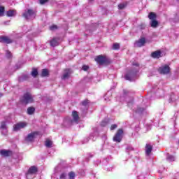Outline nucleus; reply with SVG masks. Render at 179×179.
Returning <instances> with one entry per match:
<instances>
[{
    "label": "nucleus",
    "instance_id": "obj_1",
    "mask_svg": "<svg viewBox=\"0 0 179 179\" xmlns=\"http://www.w3.org/2000/svg\"><path fill=\"white\" fill-rule=\"evenodd\" d=\"M21 101L23 103V104H29L30 103H33L34 99H33V95H31V94L27 92L22 97Z\"/></svg>",
    "mask_w": 179,
    "mask_h": 179
},
{
    "label": "nucleus",
    "instance_id": "obj_2",
    "mask_svg": "<svg viewBox=\"0 0 179 179\" xmlns=\"http://www.w3.org/2000/svg\"><path fill=\"white\" fill-rule=\"evenodd\" d=\"M95 61L100 65H107V64H110V59L103 55L97 56L95 58Z\"/></svg>",
    "mask_w": 179,
    "mask_h": 179
},
{
    "label": "nucleus",
    "instance_id": "obj_3",
    "mask_svg": "<svg viewBox=\"0 0 179 179\" xmlns=\"http://www.w3.org/2000/svg\"><path fill=\"white\" fill-rule=\"evenodd\" d=\"M138 71H139V69H135L131 71L129 73L126 74L125 79L127 80H129L130 82L135 80V78H136V73H138Z\"/></svg>",
    "mask_w": 179,
    "mask_h": 179
},
{
    "label": "nucleus",
    "instance_id": "obj_4",
    "mask_svg": "<svg viewBox=\"0 0 179 179\" xmlns=\"http://www.w3.org/2000/svg\"><path fill=\"white\" fill-rule=\"evenodd\" d=\"M22 16L27 20H33L36 17V11L28 9L22 14Z\"/></svg>",
    "mask_w": 179,
    "mask_h": 179
},
{
    "label": "nucleus",
    "instance_id": "obj_5",
    "mask_svg": "<svg viewBox=\"0 0 179 179\" xmlns=\"http://www.w3.org/2000/svg\"><path fill=\"white\" fill-rule=\"evenodd\" d=\"M122 134H124V131H122V129H120L117 130L116 134L113 137V141L120 143V142L122 141Z\"/></svg>",
    "mask_w": 179,
    "mask_h": 179
},
{
    "label": "nucleus",
    "instance_id": "obj_6",
    "mask_svg": "<svg viewBox=\"0 0 179 179\" xmlns=\"http://www.w3.org/2000/svg\"><path fill=\"white\" fill-rule=\"evenodd\" d=\"M27 127V123L24 122H20L13 126V129L14 131L17 132V131H20V129H23V128H26Z\"/></svg>",
    "mask_w": 179,
    "mask_h": 179
},
{
    "label": "nucleus",
    "instance_id": "obj_7",
    "mask_svg": "<svg viewBox=\"0 0 179 179\" xmlns=\"http://www.w3.org/2000/svg\"><path fill=\"white\" fill-rule=\"evenodd\" d=\"M158 71H159V73L166 75V73H169V72H170V67L169 66V65H164V66H161Z\"/></svg>",
    "mask_w": 179,
    "mask_h": 179
},
{
    "label": "nucleus",
    "instance_id": "obj_8",
    "mask_svg": "<svg viewBox=\"0 0 179 179\" xmlns=\"http://www.w3.org/2000/svg\"><path fill=\"white\" fill-rule=\"evenodd\" d=\"M145 43L146 39L145 38H141L135 43L134 45L135 47H143Z\"/></svg>",
    "mask_w": 179,
    "mask_h": 179
},
{
    "label": "nucleus",
    "instance_id": "obj_9",
    "mask_svg": "<svg viewBox=\"0 0 179 179\" xmlns=\"http://www.w3.org/2000/svg\"><path fill=\"white\" fill-rule=\"evenodd\" d=\"M37 135V132H32L26 137L25 141L27 142H33L34 141V138H36V136Z\"/></svg>",
    "mask_w": 179,
    "mask_h": 179
},
{
    "label": "nucleus",
    "instance_id": "obj_10",
    "mask_svg": "<svg viewBox=\"0 0 179 179\" xmlns=\"http://www.w3.org/2000/svg\"><path fill=\"white\" fill-rule=\"evenodd\" d=\"M73 120H71V124H78V121L79 120V115H78V112L73 111L72 113Z\"/></svg>",
    "mask_w": 179,
    "mask_h": 179
},
{
    "label": "nucleus",
    "instance_id": "obj_11",
    "mask_svg": "<svg viewBox=\"0 0 179 179\" xmlns=\"http://www.w3.org/2000/svg\"><path fill=\"white\" fill-rule=\"evenodd\" d=\"M0 128L3 135H6V134H8V126H6V122H2Z\"/></svg>",
    "mask_w": 179,
    "mask_h": 179
},
{
    "label": "nucleus",
    "instance_id": "obj_12",
    "mask_svg": "<svg viewBox=\"0 0 179 179\" xmlns=\"http://www.w3.org/2000/svg\"><path fill=\"white\" fill-rule=\"evenodd\" d=\"M36 173H37V168L36 166H31L27 172V177L34 176Z\"/></svg>",
    "mask_w": 179,
    "mask_h": 179
},
{
    "label": "nucleus",
    "instance_id": "obj_13",
    "mask_svg": "<svg viewBox=\"0 0 179 179\" xmlns=\"http://www.w3.org/2000/svg\"><path fill=\"white\" fill-rule=\"evenodd\" d=\"M152 58H160L163 57V52L157 50L152 53Z\"/></svg>",
    "mask_w": 179,
    "mask_h": 179
},
{
    "label": "nucleus",
    "instance_id": "obj_14",
    "mask_svg": "<svg viewBox=\"0 0 179 179\" xmlns=\"http://www.w3.org/2000/svg\"><path fill=\"white\" fill-rule=\"evenodd\" d=\"M0 43H6V44H10L12 40L6 36L0 37Z\"/></svg>",
    "mask_w": 179,
    "mask_h": 179
},
{
    "label": "nucleus",
    "instance_id": "obj_15",
    "mask_svg": "<svg viewBox=\"0 0 179 179\" xmlns=\"http://www.w3.org/2000/svg\"><path fill=\"white\" fill-rule=\"evenodd\" d=\"M59 45V38H54L50 41L51 47H57V45Z\"/></svg>",
    "mask_w": 179,
    "mask_h": 179
},
{
    "label": "nucleus",
    "instance_id": "obj_16",
    "mask_svg": "<svg viewBox=\"0 0 179 179\" xmlns=\"http://www.w3.org/2000/svg\"><path fill=\"white\" fill-rule=\"evenodd\" d=\"M0 155L5 157H8V156H10V155H12V152L6 150H2L0 151Z\"/></svg>",
    "mask_w": 179,
    "mask_h": 179
},
{
    "label": "nucleus",
    "instance_id": "obj_17",
    "mask_svg": "<svg viewBox=\"0 0 179 179\" xmlns=\"http://www.w3.org/2000/svg\"><path fill=\"white\" fill-rule=\"evenodd\" d=\"M69 75H71V71H69V69H66L63 76H62V79H63L64 80H65V79H68V78H69Z\"/></svg>",
    "mask_w": 179,
    "mask_h": 179
},
{
    "label": "nucleus",
    "instance_id": "obj_18",
    "mask_svg": "<svg viewBox=\"0 0 179 179\" xmlns=\"http://www.w3.org/2000/svg\"><path fill=\"white\" fill-rule=\"evenodd\" d=\"M150 24L151 27L156 29V27H157V26H159V22L156 20H152L150 21Z\"/></svg>",
    "mask_w": 179,
    "mask_h": 179
},
{
    "label": "nucleus",
    "instance_id": "obj_19",
    "mask_svg": "<svg viewBox=\"0 0 179 179\" xmlns=\"http://www.w3.org/2000/svg\"><path fill=\"white\" fill-rule=\"evenodd\" d=\"M152 147L150 145V144H147L145 146V153L146 155H150L152 152Z\"/></svg>",
    "mask_w": 179,
    "mask_h": 179
},
{
    "label": "nucleus",
    "instance_id": "obj_20",
    "mask_svg": "<svg viewBox=\"0 0 179 179\" xmlns=\"http://www.w3.org/2000/svg\"><path fill=\"white\" fill-rule=\"evenodd\" d=\"M16 15V10H10L7 11V16L8 17H12V16Z\"/></svg>",
    "mask_w": 179,
    "mask_h": 179
},
{
    "label": "nucleus",
    "instance_id": "obj_21",
    "mask_svg": "<svg viewBox=\"0 0 179 179\" xmlns=\"http://www.w3.org/2000/svg\"><path fill=\"white\" fill-rule=\"evenodd\" d=\"M45 145L46 148H51L52 146V141H51V140L47 139L45 142Z\"/></svg>",
    "mask_w": 179,
    "mask_h": 179
},
{
    "label": "nucleus",
    "instance_id": "obj_22",
    "mask_svg": "<svg viewBox=\"0 0 179 179\" xmlns=\"http://www.w3.org/2000/svg\"><path fill=\"white\" fill-rule=\"evenodd\" d=\"M166 160H168V162H176V157L168 155L166 157Z\"/></svg>",
    "mask_w": 179,
    "mask_h": 179
},
{
    "label": "nucleus",
    "instance_id": "obj_23",
    "mask_svg": "<svg viewBox=\"0 0 179 179\" xmlns=\"http://www.w3.org/2000/svg\"><path fill=\"white\" fill-rule=\"evenodd\" d=\"M48 76V69H44L42 70L41 76L42 78H45V76Z\"/></svg>",
    "mask_w": 179,
    "mask_h": 179
},
{
    "label": "nucleus",
    "instance_id": "obj_24",
    "mask_svg": "<svg viewBox=\"0 0 179 179\" xmlns=\"http://www.w3.org/2000/svg\"><path fill=\"white\" fill-rule=\"evenodd\" d=\"M148 18H149L150 20H156V14L154 13H150L148 15Z\"/></svg>",
    "mask_w": 179,
    "mask_h": 179
},
{
    "label": "nucleus",
    "instance_id": "obj_25",
    "mask_svg": "<svg viewBox=\"0 0 179 179\" xmlns=\"http://www.w3.org/2000/svg\"><path fill=\"white\" fill-rule=\"evenodd\" d=\"M31 76H33V78H36V76H37V75H38V71H37L36 69H33L31 73Z\"/></svg>",
    "mask_w": 179,
    "mask_h": 179
},
{
    "label": "nucleus",
    "instance_id": "obj_26",
    "mask_svg": "<svg viewBox=\"0 0 179 179\" xmlns=\"http://www.w3.org/2000/svg\"><path fill=\"white\" fill-rule=\"evenodd\" d=\"M36 109H34V108H31L29 107L27 108V114H29V115H31L32 114L34 113Z\"/></svg>",
    "mask_w": 179,
    "mask_h": 179
},
{
    "label": "nucleus",
    "instance_id": "obj_27",
    "mask_svg": "<svg viewBox=\"0 0 179 179\" xmlns=\"http://www.w3.org/2000/svg\"><path fill=\"white\" fill-rule=\"evenodd\" d=\"M97 135H99V133H97V131L94 132V134L90 135V139H92V141H96V138H97Z\"/></svg>",
    "mask_w": 179,
    "mask_h": 179
},
{
    "label": "nucleus",
    "instance_id": "obj_28",
    "mask_svg": "<svg viewBox=\"0 0 179 179\" xmlns=\"http://www.w3.org/2000/svg\"><path fill=\"white\" fill-rule=\"evenodd\" d=\"M113 50H119L120 49V44L119 43H114L113 45Z\"/></svg>",
    "mask_w": 179,
    "mask_h": 179
},
{
    "label": "nucleus",
    "instance_id": "obj_29",
    "mask_svg": "<svg viewBox=\"0 0 179 179\" xmlns=\"http://www.w3.org/2000/svg\"><path fill=\"white\" fill-rule=\"evenodd\" d=\"M3 12H5V8L0 6V16H3Z\"/></svg>",
    "mask_w": 179,
    "mask_h": 179
},
{
    "label": "nucleus",
    "instance_id": "obj_30",
    "mask_svg": "<svg viewBox=\"0 0 179 179\" xmlns=\"http://www.w3.org/2000/svg\"><path fill=\"white\" fill-rule=\"evenodd\" d=\"M6 55L7 58H12V53L9 50L6 51Z\"/></svg>",
    "mask_w": 179,
    "mask_h": 179
},
{
    "label": "nucleus",
    "instance_id": "obj_31",
    "mask_svg": "<svg viewBox=\"0 0 179 179\" xmlns=\"http://www.w3.org/2000/svg\"><path fill=\"white\" fill-rule=\"evenodd\" d=\"M69 178H70V179H73V178H75V173H73V172H70V173H69Z\"/></svg>",
    "mask_w": 179,
    "mask_h": 179
},
{
    "label": "nucleus",
    "instance_id": "obj_32",
    "mask_svg": "<svg viewBox=\"0 0 179 179\" xmlns=\"http://www.w3.org/2000/svg\"><path fill=\"white\" fill-rule=\"evenodd\" d=\"M127 6V4L125 3H120L118 5L119 9H124Z\"/></svg>",
    "mask_w": 179,
    "mask_h": 179
},
{
    "label": "nucleus",
    "instance_id": "obj_33",
    "mask_svg": "<svg viewBox=\"0 0 179 179\" xmlns=\"http://www.w3.org/2000/svg\"><path fill=\"white\" fill-rule=\"evenodd\" d=\"M87 104H89V100H85L83 101V106H84V107H86Z\"/></svg>",
    "mask_w": 179,
    "mask_h": 179
},
{
    "label": "nucleus",
    "instance_id": "obj_34",
    "mask_svg": "<svg viewBox=\"0 0 179 179\" xmlns=\"http://www.w3.org/2000/svg\"><path fill=\"white\" fill-rule=\"evenodd\" d=\"M66 178V173H63L60 175V179H65Z\"/></svg>",
    "mask_w": 179,
    "mask_h": 179
},
{
    "label": "nucleus",
    "instance_id": "obj_35",
    "mask_svg": "<svg viewBox=\"0 0 179 179\" xmlns=\"http://www.w3.org/2000/svg\"><path fill=\"white\" fill-rule=\"evenodd\" d=\"M48 1V0H39V3L41 5H44V3H46Z\"/></svg>",
    "mask_w": 179,
    "mask_h": 179
},
{
    "label": "nucleus",
    "instance_id": "obj_36",
    "mask_svg": "<svg viewBox=\"0 0 179 179\" xmlns=\"http://www.w3.org/2000/svg\"><path fill=\"white\" fill-rule=\"evenodd\" d=\"M50 30H57V29H58V27H57V25H52L50 27Z\"/></svg>",
    "mask_w": 179,
    "mask_h": 179
},
{
    "label": "nucleus",
    "instance_id": "obj_37",
    "mask_svg": "<svg viewBox=\"0 0 179 179\" xmlns=\"http://www.w3.org/2000/svg\"><path fill=\"white\" fill-rule=\"evenodd\" d=\"M83 71H87L89 69V66L84 65L82 67Z\"/></svg>",
    "mask_w": 179,
    "mask_h": 179
},
{
    "label": "nucleus",
    "instance_id": "obj_38",
    "mask_svg": "<svg viewBox=\"0 0 179 179\" xmlns=\"http://www.w3.org/2000/svg\"><path fill=\"white\" fill-rule=\"evenodd\" d=\"M145 109L143 108H138L136 113H142Z\"/></svg>",
    "mask_w": 179,
    "mask_h": 179
},
{
    "label": "nucleus",
    "instance_id": "obj_39",
    "mask_svg": "<svg viewBox=\"0 0 179 179\" xmlns=\"http://www.w3.org/2000/svg\"><path fill=\"white\" fill-rule=\"evenodd\" d=\"M117 128V124H113L110 127V131H114Z\"/></svg>",
    "mask_w": 179,
    "mask_h": 179
},
{
    "label": "nucleus",
    "instance_id": "obj_40",
    "mask_svg": "<svg viewBox=\"0 0 179 179\" xmlns=\"http://www.w3.org/2000/svg\"><path fill=\"white\" fill-rule=\"evenodd\" d=\"M26 178L27 179L34 178V175H31V176H29V177H27V173Z\"/></svg>",
    "mask_w": 179,
    "mask_h": 179
},
{
    "label": "nucleus",
    "instance_id": "obj_41",
    "mask_svg": "<svg viewBox=\"0 0 179 179\" xmlns=\"http://www.w3.org/2000/svg\"><path fill=\"white\" fill-rule=\"evenodd\" d=\"M101 127H106V125H107V122L106 121H103L101 124Z\"/></svg>",
    "mask_w": 179,
    "mask_h": 179
},
{
    "label": "nucleus",
    "instance_id": "obj_42",
    "mask_svg": "<svg viewBox=\"0 0 179 179\" xmlns=\"http://www.w3.org/2000/svg\"><path fill=\"white\" fill-rule=\"evenodd\" d=\"M133 65H134V66H139V64H138V63H134V64H133Z\"/></svg>",
    "mask_w": 179,
    "mask_h": 179
},
{
    "label": "nucleus",
    "instance_id": "obj_43",
    "mask_svg": "<svg viewBox=\"0 0 179 179\" xmlns=\"http://www.w3.org/2000/svg\"><path fill=\"white\" fill-rule=\"evenodd\" d=\"M2 96H3V94L0 92V97H2Z\"/></svg>",
    "mask_w": 179,
    "mask_h": 179
},
{
    "label": "nucleus",
    "instance_id": "obj_44",
    "mask_svg": "<svg viewBox=\"0 0 179 179\" xmlns=\"http://www.w3.org/2000/svg\"><path fill=\"white\" fill-rule=\"evenodd\" d=\"M132 101H133V99H132V98L131 99V102H128V103L129 104V103H132Z\"/></svg>",
    "mask_w": 179,
    "mask_h": 179
},
{
    "label": "nucleus",
    "instance_id": "obj_45",
    "mask_svg": "<svg viewBox=\"0 0 179 179\" xmlns=\"http://www.w3.org/2000/svg\"><path fill=\"white\" fill-rule=\"evenodd\" d=\"M126 101H128V98L126 99Z\"/></svg>",
    "mask_w": 179,
    "mask_h": 179
},
{
    "label": "nucleus",
    "instance_id": "obj_46",
    "mask_svg": "<svg viewBox=\"0 0 179 179\" xmlns=\"http://www.w3.org/2000/svg\"><path fill=\"white\" fill-rule=\"evenodd\" d=\"M125 93H127V92H125V91H124V94H125Z\"/></svg>",
    "mask_w": 179,
    "mask_h": 179
},
{
    "label": "nucleus",
    "instance_id": "obj_47",
    "mask_svg": "<svg viewBox=\"0 0 179 179\" xmlns=\"http://www.w3.org/2000/svg\"><path fill=\"white\" fill-rule=\"evenodd\" d=\"M90 1H93V0H90Z\"/></svg>",
    "mask_w": 179,
    "mask_h": 179
}]
</instances>
